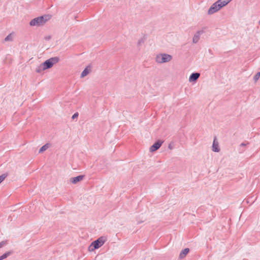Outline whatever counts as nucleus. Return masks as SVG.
<instances>
[{"label": "nucleus", "mask_w": 260, "mask_h": 260, "mask_svg": "<svg viewBox=\"0 0 260 260\" xmlns=\"http://www.w3.org/2000/svg\"><path fill=\"white\" fill-rule=\"evenodd\" d=\"M50 18L51 16L48 15L38 17L32 19L30 21L29 24L30 26H42L45 24Z\"/></svg>", "instance_id": "f257e3e1"}, {"label": "nucleus", "mask_w": 260, "mask_h": 260, "mask_svg": "<svg viewBox=\"0 0 260 260\" xmlns=\"http://www.w3.org/2000/svg\"><path fill=\"white\" fill-rule=\"evenodd\" d=\"M173 59V56L167 53H158L155 57V61L158 64H162L170 62Z\"/></svg>", "instance_id": "f03ea898"}, {"label": "nucleus", "mask_w": 260, "mask_h": 260, "mask_svg": "<svg viewBox=\"0 0 260 260\" xmlns=\"http://www.w3.org/2000/svg\"><path fill=\"white\" fill-rule=\"evenodd\" d=\"M106 237L102 236L100 237L96 240L93 242L89 247V250L92 251L98 249L104 245L106 241Z\"/></svg>", "instance_id": "7ed1b4c3"}, {"label": "nucleus", "mask_w": 260, "mask_h": 260, "mask_svg": "<svg viewBox=\"0 0 260 260\" xmlns=\"http://www.w3.org/2000/svg\"><path fill=\"white\" fill-rule=\"evenodd\" d=\"M59 61V58L57 57H54L50 58L44 62L43 63V66L45 70L50 69L54 64L57 63Z\"/></svg>", "instance_id": "20e7f679"}, {"label": "nucleus", "mask_w": 260, "mask_h": 260, "mask_svg": "<svg viewBox=\"0 0 260 260\" xmlns=\"http://www.w3.org/2000/svg\"><path fill=\"white\" fill-rule=\"evenodd\" d=\"M221 9V8L216 2L213 3L208 9L207 14L209 15H212Z\"/></svg>", "instance_id": "39448f33"}, {"label": "nucleus", "mask_w": 260, "mask_h": 260, "mask_svg": "<svg viewBox=\"0 0 260 260\" xmlns=\"http://www.w3.org/2000/svg\"><path fill=\"white\" fill-rule=\"evenodd\" d=\"M204 32L203 30H200L198 31L194 35L193 38H192V42L193 43H197L199 42L200 36L202 34H203Z\"/></svg>", "instance_id": "423d86ee"}, {"label": "nucleus", "mask_w": 260, "mask_h": 260, "mask_svg": "<svg viewBox=\"0 0 260 260\" xmlns=\"http://www.w3.org/2000/svg\"><path fill=\"white\" fill-rule=\"evenodd\" d=\"M84 177V176L83 175H80L75 177H73L70 178V182L74 184H76L78 183V182L81 181Z\"/></svg>", "instance_id": "0eeeda50"}, {"label": "nucleus", "mask_w": 260, "mask_h": 260, "mask_svg": "<svg viewBox=\"0 0 260 260\" xmlns=\"http://www.w3.org/2000/svg\"><path fill=\"white\" fill-rule=\"evenodd\" d=\"M200 76L199 73H193L190 75L189 77V81L190 82H196Z\"/></svg>", "instance_id": "6e6552de"}, {"label": "nucleus", "mask_w": 260, "mask_h": 260, "mask_svg": "<svg viewBox=\"0 0 260 260\" xmlns=\"http://www.w3.org/2000/svg\"><path fill=\"white\" fill-rule=\"evenodd\" d=\"M162 144V142L158 141L153 144L150 148L151 152H154L158 149Z\"/></svg>", "instance_id": "1a4fd4ad"}, {"label": "nucleus", "mask_w": 260, "mask_h": 260, "mask_svg": "<svg viewBox=\"0 0 260 260\" xmlns=\"http://www.w3.org/2000/svg\"><path fill=\"white\" fill-rule=\"evenodd\" d=\"M212 151L214 152H218L220 151L219 147L218 142L216 140V138H214L213 145H212Z\"/></svg>", "instance_id": "9d476101"}, {"label": "nucleus", "mask_w": 260, "mask_h": 260, "mask_svg": "<svg viewBox=\"0 0 260 260\" xmlns=\"http://www.w3.org/2000/svg\"><path fill=\"white\" fill-rule=\"evenodd\" d=\"M232 0H218L216 1L221 9L227 5Z\"/></svg>", "instance_id": "9b49d317"}, {"label": "nucleus", "mask_w": 260, "mask_h": 260, "mask_svg": "<svg viewBox=\"0 0 260 260\" xmlns=\"http://www.w3.org/2000/svg\"><path fill=\"white\" fill-rule=\"evenodd\" d=\"M189 251V248H185L184 249L182 250V251L180 252V255H179V257L181 258H184L188 254Z\"/></svg>", "instance_id": "f8f14e48"}, {"label": "nucleus", "mask_w": 260, "mask_h": 260, "mask_svg": "<svg viewBox=\"0 0 260 260\" xmlns=\"http://www.w3.org/2000/svg\"><path fill=\"white\" fill-rule=\"evenodd\" d=\"M14 37V34L11 33L5 38V41L6 42H12L13 41Z\"/></svg>", "instance_id": "ddd939ff"}, {"label": "nucleus", "mask_w": 260, "mask_h": 260, "mask_svg": "<svg viewBox=\"0 0 260 260\" xmlns=\"http://www.w3.org/2000/svg\"><path fill=\"white\" fill-rule=\"evenodd\" d=\"M44 67L43 66V63L40 64L39 66H38L36 69V72L38 73H40L43 71L45 70V68H44Z\"/></svg>", "instance_id": "4468645a"}, {"label": "nucleus", "mask_w": 260, "mask_h": 260, "mask_svg": "<svg viewBox=\"0 0 260 260\" xmlns=\"http://www.w3.org/2000/svg\"><path fill=\"white\" fill-rule=\"evenodd\" d=\"M90 72V69L88 67L86 68L81 74V77L83 78L87 76Z\"/></svg>", "instance_id": "2eb2a0df"}, {"label": "nucleus", "mask_w": 260, "mask_h": 260, "mask_svg": "<svg viewBox=\"0 0 260 260\" xmlns=\"http://www.w3.org/2000/svg\"><path fill=\"white\" fill-rule=\"evenodd\" d=\"M49 147V144H46L43 146L39 150V153H42L44 151L46 150Z\"/></svg>", "instance_id": "dca6fc26"}, {"label": "nucleus", "mask_w": 260, "mask_h": 260, "mask_svg": "<svg viewBox=\"0 0 260 260\" xmlns=\"http://www.w3.org/2000/svg\"><path fill=\"white\" fill-rule=\"evenodd\" d=\"M11 254L10 252H7L4 254H3L2 255L0 256V260H3L4 259L6 258L8 256H9Z\"/></svg>", "instance_id": "f3484780"}, {"label": "nucleus", "mask_w": 260, "mask_h": 260, "mask_svg": "<svg viewBox=\"0 0 260 260\" xmlns=\"http://www.w3.org/2000/svg\"><path fill=\"white\" fill-rule=\"evenodd\" d=\"M260 77V72L257 73L254 76L253 79L255 82L257 81Z\"/></svg>", "instance_id": "a211bd4d"}, {"label": "nucleus", "mask_w": 260, "mask_h": 260, "mask_svg": "<svg viewBox=\"0 0 260 260\" xmlns=\"http://www.w3.org/2000/svg\"><path fill=\"white\" fill-rule=\"evenodd\" d=\"M5 178L6 175L5 174L0 176V183L5 179Z\"/></svg>", "instance_id": "6ab92c4d"}, {"label": "nucleus", "mask_w": 260, "mask_h": 260, "mask_svg": "<svg viewBox=\"0 0 260 260\" xmlns=\"http://www.w3.org/2000/svg\"><path fill=\"white\" fill-rule=\"evenodd\" d=\"M78 116V113H75V114H73V115L72 116V119H75V118H77Z\"/></svg>", "instance_id": "aec40b11"}, {"label": "nucleus", "mask_w": 260, "mask_h": 260, "mask_svg": "<svg viewBox=\"0 0 260 260\" xmlns=\"http://www.w3.org/2000/svg\"><path fill=\"white\" fill-rule=\"evenodd\" d=\"M5 244V242L4 241H2V242H0V248L3 247Z\"/></svg>", "instance_id": "412c9836"}, {"label": "nucleus", "mask_w": 260, "mask_h": 260, "mask_svg": "<svg viewBox=\"0 0 260 260\" xmlns=\"http://www.w3.org/2000/svg\"><path fill=\"white\" fill-rule=\"evenodd\" d=\"M50 39H51V36H46L45 37V39L46 40H49Z\"/></svg>", "instance_id": "4be33fe9"}, {"label": "nucleus", "mask_w": 260, "mask_h": 260, "mask_svg": "<svg viewBox=\"0 0 260 260\" xmlns=\"http://www.w3.org/2000/svg\"><path fill=\"white\" fill-rule=\"evenodd\" d=\"M142 42H143L142 40H139L138 41V45H140Z\"/></svg>", "instance_id": "5701e85b"}, {"label": "nucleus", "mask_w": 260, "mask_h": 260, "mask_svg": "<svg viewBox=\"0 0 260 260\" xmlns=\"http://www.w3.org/2000/svg\"><path fill=\"white\" fill-rule=\"evenodd\" d=\"M246 144H245V143H241V144H240V146H246Z\"/></svg>", "instance_id": "b1692460"}, {"label": "nucleus", "mask_w": 260, "mask_h": 260, "mask_svg": "<svg viewBox=\"0 0 260 260\" xmlns=\"http://www.w3.org/2000/svg\"><path fill=\"white\" fill-rule=\"evenodd\" d=\"M169 148L171 149L172 148L170 144L169 145Z\"/></svg>", "instance_id": "393cba45"}, {"label": "nucleus", "mask_w": 260, "mask_h": 260, "mask_svg": "<svg viewBox=\"0 0 260 260\" xmlns=\"http://www.w3.org/2000/svg\"><path fill=\"white\" fill-rule=\"evenodd\" d=\"M259 25H260V21H259Z\"/></svg>", "instance_id": "a878e982"}]
</instances>
